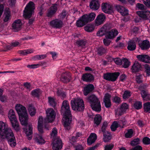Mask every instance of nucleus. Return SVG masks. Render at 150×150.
<instances>
[{"label": "nucleus", "mask_w": 150, "mask_h": 150, "mask_svg": "<svg viewBox=\"0 0 150 150\" xmlns=\"http://www.w3.org/2000/svg\"><path fill=\"white\" fill-rule=\"evenodd\" d=\"M87 100L93 110L96 111H100L101 106L100 102L96 96L91 95L88 98Z\"/></svg>", "instance_id": "nucleus-5"}, {"label": "nucleus", "mask_w": 150, "mask_h": 150, "mask_svg": "<svg viewBox=\"0 0 150 150\" xmlns=\"http://www.w3.org/2000/svg\"><path fill=\"white\" fill-rule=\"evenodd\" d=\"M113 102L117 104H119L122 102L121 98L117 96L114 97L112 99Z\"/></svg>", "instance_id": "nucleus-50"}, {"label": "nucleus", "mask_w": 150, "mask_h": 150, "mask_svg": "<svg viewBox=\"0 0 150 150\" xmlns=\"http://www.w3.org/2000/svg\"><path fill=\"white\" fill-rule=\"evenodd\" d=\"M8 115L13 127L16 131H18L20 129L19 124L14 110L11 109L9 110Z\"/></svg>", "instance_id": "nucleus-6"}, {"label": "nucleus", "mask_w": 150, "mask_h": 150, "mask_svg": "<svg viewBox=\"0 0 150 150\" xmlns=\"http://www.w3.org/2000/svg\"><path fill=\"white\" fill-rule=\"evenodd\" d=\"M57 7V4H54L47 11V16L50 18L52 17L56 12Z\"/></svg>", "instance_id": "nucleus-20"}, {"label": "nucleus", "mask_w": 150, "mask_h": 150, "mask_svg": "<svg viewBox=\"0 0 150 150\" xmlns=\"http://www.w3.org/2000/svg\"><path fill=\"white\" fill-rule=\"evenodd\" d=\"M0 137L3 139H6L9 144L11 147L16 145L14 134L11 128L6 122L0 121Z\"/></svg>", "instance_id": "nucleus-1"}, {"label": "nucleus", "mask_w": 150, "mask_h": 150, "mask_svg": "<svg viewBox=\"0 0 150 150\" xmlns=\"http://www.w3.org/2000/svg\"><path fill=\"white\" fill-rule=\"evenodd\" d=\"M137 58L140 61L145 63H150V57L145 54H140L137 56Z\"/></svg>", "instance_id": "nucleus-21"}, {"label": "nucleus", "mask_w": 150, "mask_h": 150, "mask_svg": "<svg viewBox=\"0 0 150 150\" xmlns=\"http://www.w3.org/2000/svg\"><path fill=\"white\" fill-rule=\"evenodd\" d=\"M111 95L108 93H106L103 98V102L106 108H110L111 105L110 98Z\"/></svg>", "instance_id": "nucleus-19"}, {"label": "nucleus", "mask_w": 150, "mask_h": 150, "mask_svg": "<svg viewBox=\"0 0 150 150\" xmlns=\"http://www.w3.org/2000/svg\"><path fill=\"white\" fill-rule=\"evenodd\" d=\"M102 11L105 13H110L112 12V8L111 6L107 3H103L101 4Z\"/></svg>", "instance_id": "nucleus-15"}, {"label": "nucleus", "mask_w": 150, "mask_h": 150, "mask_svg": "<svg viewBox=\"0 0 150 150\" xmlns=\"http://www.w3.org/2000/svg\"><path fill=\"white\" fill-rule=\"evenodd\" d=\"M71 105L72 109L76 111H83L85 108L83 100L81 98H78L71 101Z\"/></svg>", "instance_id": "nucleus-4"}, {"label": "nucleus", "mask_w": 150, "mask_h": 150, "mask_svg": "<svg viewBox=\"0 0 150 150\" xmlns=\"http://www.w3.org/2000/svg\"><path fill=\"white\" fill-rule=\"evenodd\" d=\"M35 139L37 142L40 144L44 143H45V140L41 135H38L36 138Z\"/></svg>", "instance_id": "nucleus-48"}, {"label": "nucleus", "mask_w": 150, "mask_h": 150, "mask_svg": "<svg viewBox=\"0 0 150 150\" xmlns=\"http://www.w3.org/2000/svg\"><path fill=\"white\" fill-rule=\"evenodd\" d=\"M97 139V136L94 133H91L87 140L88 144L90 145L94 143Z\"/></svg>", "instance_id": "nucleus-27"}, {"label": "nucleus", "mask_w": 150, "mask_h": 150, "mask_svg": "<svg viewBox=\"0 0 150 150\" xmlns=\"http://www.w3.org/2000/svg\"><path fill=\"white\" fill-rule=\"evenodd\" d=\"M142 142L145 145H149L150 144V139L147 137H145L143 139Z\"/></svg>", "instance_id": "nucleus-56"}, {"label": "nucleus", "mask_w": 150, "mask_h": 150, "mask_svg": "<svg viewBox=\"0 0 150 150\" xmlns=\"http://www.w3.org/2000/svg\"><path fill=\"white\" fill-rule=\"evenodd\" d=\"M50 25L53 28H60L64 25L63 22L60 19H56L50 22Z\"/></svg>", "instance_id": "nucleus-10"}, {"label": "nucleus", "mask_w": 150, "mask_h": 150, "mask_svg": "<svg viewBox=\"0 0 150 150\" xmlns=\"http://www.w3.org/2000/svg\"><path fill=\"white\" fill-rule=\"evenodd\" d=\"M140 142V140L139 138H137L134 139L131 142V144L132 146H135L139 144Z\"/></svg>", "instance_id": "nucleus-54"}, {"label": "nucleus", "mask_w": 150, "mask_h": 150, "mask_svg": "<svg viewBox=\"0 0 150 150\" xmlns=\"http://www.w3.org/2000/svg\"><path fill=\"white\" fill-rule=\"evenodd\" d=\"M139 45L142 50L148 49L150 47L149 42L147 40H144L139 43Z\"/></svg>", "instance_id": "nucleus-22"}, {"label": "nucleus", "mask_w": 150, "mask_h": 150, "mask_svg": "<svg viewBox=\"0 0 150 150\" xmlns=\"http://www.w3.org/2000/svg\"><path fill=\"white\" fill-rule=\"evenodd\" d=\"M46 57L45 54L42 55H37L34 57V58L35 60H41L43 59Z\"/></svg>", "instance_id": "nucleus-57"}, {"label": "nucleus", "mask_w": 150, "mask_h": 150, "mask_svg": "<svg viewBox=\"0 0 150 150\" xmlns=\"http://www.w3.org/2000/svg\"><path fill=\"white\" fill-rule=\"evenodd\" d=\"M81 79L84 81L90 82L94 80V77L91 74L86 73L82 75Z\"/></svg>", "instance_id": "nucleus-18"}, {"label": "nucleus", "mask_w": 150, "mask_h": 150, "mask_svg": "<svg viewBox=\"0 0 150 150\" xmlns=\"http://www.w3.org/2000/svg\"><path fill=\"white\" fill-rule=\"evenodd\" d=\"M130 64V62L127 59H122V66L125 68H128Z\"/></svg>", "instance_id": "nucleus-45"}, {"label": "nucleus", "mask_w": 150, "mask_h": 150, "mask_svg": "<svg viewBox=\"0 0 150 150\" xmlns=\"http://www.w3.org/2000/svg\"><path fill=\"white\" fill-rule=\"evenodd\" d=\"M33 52V50L32 49H31L23 50H20L18 51L19 54L23 55L29 54Z\"/></svg>", "instance_id": "nucleus-41"}, {"label": "nucleus", "mask_w": 150, "mask_h": 150, "mask_svg": "<svg viewBox=\"0 0 150 150\" xmlns=\"http://www.w3.org/2000/svg\"><path fill=\"white\" fill-rule=\"evenodd\" d=\"M102 119V117L100 115H95L94 121L95 124L98 125L100 123Z\"/></svg>", "instance_id": "nucleus-44"}, {"label": "nucleus", "mask_w": 150, "mask_h": 150, "mask_svg": "<svg viewBox=\"0 0 150 150\" xmlns=\"http://www.w3.org/2000/svg\"><path fill=\"white\" fill-rule=\"evenodd\" d=\"M119 75L120 73L118 72L114 73H107L104 74L103 77L104 79L106 80L114 81L116 80Z\"/></svg>", "instance_id": "nucleus-9"}, {"label": "nucleus", "mask_w": 150, "mask_h": 150, "mask_svg": "<svg viewBox=\"0 0 150 150\" xmlns=\"http://www.w3.org/2000/svg\"><path fill=\"white\" fill-rule=\"evenodd\" d=\"M46 120L49 122H51L55 118L56 113L52 108H48L46 110Z\"/></svg>", "instance_id": "nucleus-8"}, {"label": "nucleus", "mask_w": 150, "mask_h": 150, "mask_svg": "<svg viewBox=\"0 0 150 150\" xmlns=\"http://www.w3.org/2000/svg\"><path fill=\"white\" fill-rule=\"evenodd\" d=\"M114 146V145L112 144L107 145L105 146L104 150H112Z\"/></svg>", "instance_id": "nucleus-64"}, {"label": "nucleus", "mask_w": 150, "mask_h": 150, "mask_svg": "<svg viewBox=\"0 0 150 150\" xmlns=\"http://www.w3.org/2000/svg\"><path fill=\"white\" fill-rule=\"evenodd\" d=\"M142 76L141 74H139L136 76V81L138 83H142Z\"/></svg>", "instance_id": "nucleus-63"}, {"label": "nucleus", "mask_w": 150, "mask_h": 150, "mask_svg": "<svg viewBox=\"0 0 150 150\" xmlns=\"http://www.w3.org/2000/svg\"><path fill=\"white\" fill-rule=\"evenodd\" d=\"M118 33L117 30L115 29H113L110 30L106 35L107 38L110 39H113Z\"/></svg>", "instance_id": "nucleus-23"}, {"label": "nucleus", "mask_w": 150, "mask_h": 150, "mask_svg": "<svg viewBox=\"0 0 150 150\" xmlns=\"http://www.w3.org/2000/svg\"><path fill=\"white\" fill-rule=\"evenodd\" d=\"M15 109L18 113L22 125L26 126L28 124V114L25 107L20 104L16 105Z\"/></svg>", "instance_id": "nucleus-3"}, {"label": "nucleus", "mask_w": 150, "mask_h": 150, "mask_svg": "<svg viewBox=\"0 0 150 150\" xmlns=\"http://www.w3.org/2000/svg\"><path fill=\"white\" fill-rule=\"evenodd\" d=\"M129 105L126 103H123L120 106V108L124 112H125L127 109L128 108Z\"/></svg>", "instance_id": "nucleus-53"}, {"label": "nucleus", "mask_w": 150, "mask_h": 150, "mask_svg": "<svg viewBox=\"0 0 150 150\" xmlns=\"http://www.w3.org/2000/svg\"><path fill=\"white\" fill-rule=\"evenodd\" d=\"M22 23L20 19L15 20L12 24L13 30L15 32H17L20 30L21 28Z\"/></svg>", "instance_id": "nucleus-16"}, {"label": "nucleus", "mask_w": 150, "mask_h": 150, "mask_svg": "<svg viewBox=\"0 0 150 150\" xmlns=\"http://www.w3.org/2000/svg\"><path fill=\"white\" fill-rule=\"evenodd\" d=\"M108 123L106 122H104L103 124L101 130L103 133H106L107 131H106V129L108 126Z\"/></svg>", "instance_id": "nucleus-58"}, {"label": "nucleus", "mask_w": 150, "mask_h": 150, "mask_svg": "<svg viewBox=\"0 0 150 150\" xmlns=\"http://www.w3.org/2000/svg\"><path fill=\"white\" fill-rule=\"evenodd\" d=\"M48 102L50 105L52 107L55 106L56 105V103L54 98L51 97H48Z\"/></svg>", "instance_id": "nucleus-47"}, {"label": "nucleus", "mask_w": 150, "mask_h": 150, "mask_svg": "<svg viewBox=\"0 0 150 150\" xmlns=\"http://www.w3.org/2000/svg\"><path fill=\"white\" fill-rule=\"evenodd\" d=\"M96 14L94 13H90L89 15L86 14L83 15L81 18L85 24L89 22L93 21L95 18Z\"/></svg>", "instance_id": "nucleus-13"}, {"label": "nucleus", "mask_w": 150, "mask_h": 150, "mask_svg": "<svg viewBox=\"0 0 150 150\" xmlns=\"http://www.w3.org/2000/svg\"><path fill=\"white\" fill-rule=\"evenodd\" d=\"M131 92L128 91H125L124 93L123 98L124 99L129 98L131 95Z\"/></svg>", "instance_id": "nucleus-62"}, {"label": "nucleus", "mask_w": 150, "mask_h": 150, "mask_svg": "<svg viewBox=\"0 0 150 150\" xmlns=\"http://www.w3.org/2000/svg\"><path fill=\"white\" fill-rule=\"evenodd\" d=\"M118 127H121V125L117 121H114L111 125L110 128L112 131H115Z\"/></svg>", "instance_id": "nucleus-38"}, {"label": "nucleus", "mask_w": 150, "mask_h": 150, "mask_svg": "<svg viewBox=\"0 0 150 150\" xmlns=\"http://www.w3.org/2000/svg\"><path fill=\"white\" fill-rule=\"evenodd\" d=\"M109 38H107V36H105V38L103 40V43L104 45L106 46L109 45L111 42V41L109 40Z\"/></svg>", "instance_id": "nucleus-55"}, {"label": "nucleus", "mask_w": 150, "mask_h": 150, "mask_svg": "<svg viewBox=\"0 0 150 150\" xmlns=\"http://www.w3.org/2000/svg\"><path fill=\"white\" fill-rule=\"evenodd\" d=\"M94 89V86L92 84H89L84 88L83 93L84 95H87Z\"/></svg>", "instance_id": "nucleus-25"}, {"label": "nucleus", "mask_w": 150, "mask_h": 150, "mask_svg": "<svg viewBox=\"0 0 150 150\" xmlns=\"http://www.w3.org/2000/svg\"><path fill=\"white\" fill-rule=\"evenodd\" d=\"M61 80L64 83L69 82L70 80V74L67 72L62 73L61 75Z\"/></svg>", "instance_id": "nucleus-26"}, {"label": "nucleus", "mask_w": 150, "mask_h": 150, "mask_svg": "<svg viewBox=\"0 0 150 150\" xmlns=\"http://www.w3.org/2000/svg\"><path fill=\"white\" fill-rule=\"evenodd\" d=\"M57 130L56 127L53 128L51 133L50 134L51 137L52 138L53 140H54L57 137Z\"/></svg>", "instance_id": "nucleus-42"}, {"label": "nucleus", "mask_w": 150, "mask_h": 150, "mask_svg": "<svg viewBox=\"0 0 150 150\" xmlns=\"http://www.w3.org/2000/svg\"><path fill=\"white\" fill-rule=\"evenodd\" d=\"M115 8L116 11L123 16H126L129 14L128 10L124 6L117 5L115 6Z\"/></svg>", "instance_id": "nucleus-14"}, {"label": "nucleus", "mask_w": 150, "mask_h": 150, "mask_svg": "<svg viewBox=\"0 0 150 150\" xmlns=\"http://www.w3.org/2000/svg\"><path fill=\"white\" fill-rule=\"evenodd\" d=\"M106 52V50L103 47H99L98 49V53L99 54L102 55L103 54L105 53Z\"/></svg>", "instance_id": "nucleus-60"}, {"label": "nucleus", "mask_w": 150, "mask_h": 150, "mask_svg": "<svg viewBox=\"0 0 150 150\" xmlns=\"http://www.w3.org/2000/svg\"><path fill=\"white\" fill-rule=\"evenodd\" d=\"M133 107L137 110L141 109L142 107V102L138 101H136L133 104Z\"/></svg>", "instance_id": "nucleus-40"}, {"label": "nucleus", "mask_w": 150, "mask_h": 150, "mask_svg": "<svg viewBox=\"0 0 150 150\" xmlns=\"http://www.w3.org/2000/svg\"><path fill=\"white\" fill-rule=\"evenodd\" d=\"M127 48L129 51H133L135 50L136 48V43L134 40H131L128 43Z\"/></svg>", "instance_id": "nucleus-29"}, {"label": "nucleus", "mask_w": 150, "mask_h": 150, "mask_svg": "<svg viewBox=\"0 0 150 150\" xmlns=\"http://www.w3.org/2000/svg\"><path fill=\"white\" fill-rule=\"evenodd\" d=\"M31 93L33 96L38 98L41 95L42 91L40 89H37L32 91Z\"/></svg>", "instance_id": "nucleus-35"}, {"label": "nucleus", "mask_w": 150, "mask_h": 150, "mask_svg": "<svg viewBox=\"0 0 150 150\" xmlns=\"http://www.w3.org/2000/svg\"><path fill=\"white\" fill-rule=\"evenodd\" d=\"M52 149L53 150H59L61 149L62 147V140L58 137L54 140L52 143Z\"/></svg>", "instance_id": "nucleus-12"}, {"label": "nucleus", "mask_w": 150, "mask_h": 150, "mask_svg": "<svg viewBox=\"0 0 150 150\" xmlns=\"http://www.w3.org/2000/svg\"><path fill=\"white\" fill-rule=\"evenodd\" d=\"M32 125H30L29 126V130L26 132V134L28 139L30 140L32 139Z\"/></svg>", "instance_id": "nucleus-34"}, {"label": "nucleus", "mask_w": 150, "mask_h": 150, "mask_svg": "<svg viewBox=\"0 0 150 150\" xmlns=\"http://www.w3.org/2000/svg\"><path fill=\"white\" fill-rule=\"evenodd\" d=\"M28 110L29 114L31 116L35 115L36 113V109L33 106L31 105H29Z\"/></svg>", "instance_id": "nucleus-32"}, {"label": "nucleus", "mask_w": 150, "mask_h": 150, "mask_svg": "<svg viewBox=\"0 0 150 150\" xmlns=\"http://www.w3.org/2000/svg\"><path fill=\"white\" fill-rule=\"evenodd\" d=\"M61 112L64 116V127L66 129L69 130L70 129V125L71 117L69 104L68 101L65 100L63 101Z\"/></svg>", "instance_id": "nucleus-2"}, {"label": "nucleus", "mask_w": 150, "mask_h": 150, "mask_svg": "<svg viewBox=\"0 0 150 150\" xmlns=\"http://www.w3.org/2000/svg\"><path fill=\"white\" fill-rule=\"evenodd\" d=\"M84 29L86 31L91 32L93 30L94 27L93 25L89 24L85 26L84 28Z\"/></svg>", "instance_id": "nucleus-46"}, {"label": "nucleus", "mask_w": 150, "mask_h": 150, "mask_svg": "<svg viewBox=\"0 0 150 150\" xmlns=\"http://www.w3.org/2000/svg\"><path fill=\"white\" fill-rule=\"evenodd\" d=\"M43 124V119L42 117H40L38 119V128L39 132L41 133L43 132L42 129Z\"/></svg>", "instance_id": "nucleus-31"}, {"label": "nucleus", "mask_w": 150, "mask_h": 150, "mask_svg": "<svg viewBox=\"0 0 150 150\" xmlns=\"http://www.w3.org/2000/svg\"><path fill=\"white\" fill-rule=\"evenodd\" d=\"M113 61L117 65H121L122 64V59L119 58H114Z\"/></svg>", "instance_id": "nucleus-61"}, {"label": "nucleus", "mask_w": 150, "mask_h": 150, "mask_svg": "<svg viewBox=\"0 0 150 150\" xmlns=\"http://www.w3.org/2000/svg\"><path fill=\"white\" fill-rule=\"evenodd\" d=\"M89 6L91 9L96 10L98 9L100 4L98 0H92L90 3Z\"/></svg>", "instance_id": "nucleus-24"}, {"label": "nucleus", "mask_w": 150, "mask_h": 150, "mask_svg": "<svg viewBox=\"0 0 150 150\" xmlns=\"http://www.w3.org/2000/svg\"><path fill=\"white\" fill-rule=\"evenodd\" d=\"M103 141L105 142H108L111 139V135L110 133L106 132V133H103Z\"/></svg>", "instance_id": "nucleus-36"}, {"label": "nucleus", "mask_w": 150, "mask_h": 150, "mask_svg": "<svg viewBox=\"0 0 150 150\" xmlns=\"http://www.w3.org/2000/svg\"><path fill=\"white\" fill-rule=\"evenodd\" d=\"M111 28V27L110 25H105L98 31L97 33V35L98 36H102L107 33Z\"/></svg>", "instance_id": "nucleus-11"}, {"label": "nucleus", "mask_w": 150, "mask_h": 150, "mask_svg": "<svg viewBox=\"0 0 150 150\" xmlns=\"http://www.w3.org/2000/svg\"><path fill=\"white\" fill-rule=\"evenodd\" d=\"M76 44L79 46H81V47H83L85 46L86 42V41L83 40H80L76 42Z\"/></svg>", "instance_id": "nucleus-59"}, {"label": "nucleus", "mask_w": 150, "mask_h": 150, "mask_svg": "<svg viewBox=\"0 0 150 150\" xmlns=\"http://www.w3.org/2000/svg\"><path fill=\"white\" fill-rule=\"evenodd\" d=\"M134 131L132 129L127 130V132L125 134V137L127 138H130L132 137L134 135Z\"/></svg>", "instance_id": "nucleus-39"}, {"label": "nucleus", "mask_w": 150, "mask_h": 150, "mask_svg": "<svg viewBox=\"0 0 150 150\" xmlns=\"http://www.w3.org/2000/svg\"><path fill=\"white\" fill-rule=\"evenodd\" d=\"M143 107L144 112L150 113V102H147L144 103Z\"/></svg>", "instance_id": "nucleus-37"}, {"label": "nucleus", "mask_w": 150, "mask_h": 150, "mask_svg": "<svg viewBox=\"0 0 150 150\" xmlns=\"http://www.w3.org/2000/svg\"><path fill=\"white\" fill-rule=\"evenodd\" d=\"M137 13L139 17L143 20H146V11H138L137 12Z\"/></svg>", "instance_id": "nucleus-43"}, {"label": "nucleus", "mask_w": 150, "mask_h": 150, "mask_svg": "<svg viewBox=\"0 0 150 150\" xmlns=\"http://www.w3.org/2000/svg\"><path fill=\"white\" fill-rule=\"evenodd\" d=\"M141 65L138 62H136L132 66L131 70L133 73H135L141 70Z\"/></svg>", "instance_id": "nucleus-28"}, {"label": "nucleus", "mask_w": 150, "mask_h": 150, "mask_svg": "<svg viewBox=\"0 0 150 150\" xmlns=\"http://www.w3.org/2000/svg\"><path fill=\"white\" fill-rule=\"evenodd\" d=\"M106 17L103 13L99 14L95 20V23L96 25H99L105 22Z\"/></svg>", "instance_id": "nucleus-17"}, {"label": "nucleus", "mask_w": 150, "mask_h": 150, "mask_svg": "<svg viewBox=\"0 0 150 150\" xmlns=\"http://www.w3.org/2000/svg\"><path fill=\"white\" fill-rule=\"evenodd\" d=\"M11 19V12L9 9L7 8L6 9L4 13V21L5 22L8 21Z\"/></svg>", "instance_id": "nucleus-30"}, {"label": "nucleus", "mask_w": 150, "mask_h": 150, "mask_svg": "<svg viewBox=\"0 0 150 150\" xmlns=\"http://www.w3.org/2000/svg\"><path fill=\"white\" fill-rule=\"evenodd\" d=\"M19 44V43L17 41L12 42L11 45L6 46V48L9 50L12 47H15L18 46Z\"/></svg>", "instance_id": "nucleus-51"}, {"label": "nucleus", "mask_w": 150, "mask_h": 150, "mask_svg": "<svg viewBox=\"0 0 150 150\" xmlns=\"http://www.w3.org/2000/svg\"><path fill=\"white\" fill-rule=\"evenodd\" d=\"M35 9V4L32 1H30L26 5L23 11V16L25 19L29 18L33 13Z\"/></svg>", "instance_id": "nucleus-7"}, {"label": "nucleus", "mask_w": 150, "mask_h": 150, "mask_svg": "<svg viewBox=\"0 0 150 150\" xmlns=\"http://www.w3.org/2000/svg\"><path fill=\"white\" fill-rule=\"evenodd\" d=\"M76 24L77 27H82L86 24L81 18L77 21Z\"/></svg>", "instance_id": "nucleus-52"}, {"label": "nucleus", "mask_w": 150, "mask_h": 150, "mask_svg": "<svg viewBox=\"0 0 150 150\" xmlns=\"http://www.w3.org/2000/svg\"><path fill=\"white\" fill-rule=\"evenodd\" d=\"M45 64L46 62H41L36 64H33L30 65H28L27 66V67L30 69H35L38 68L40 66H42Z\"/></svg>", "instance_id": "nucleus-33"}, {"label": "nucleus", "mask_w": 150, "mask_h": 150, "mask_svg": "<svg viewBox=\"0 0 150 150\" xmlns=\"http://www.w3.org/2000/svg\"><path fill=\"white\" fill-rule=\"evenodd\" d=\"M116 116H119L122 115L125 112L120 108H117L115 110Z\"/></svg>", "instance_id": "nucleus-49"}]
</instances>
